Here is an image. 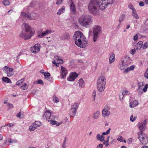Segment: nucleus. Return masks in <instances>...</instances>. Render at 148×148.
<instances>
[{"instance_id":"51","label":"nucleus","mask_w":148,"mask_h":148,"mask_svg":"<svg viewBox=\"0 0 148 148\" xmlns=\"http://www.w3.org/2000/svg\"><path fill=\"white\" fill-rule=\"evenodd\" d=\"M16 116L18 118L21 119L23 118V114H21V111H20L18 114Z\"/></svg>"},{"instance_id":"57","label":"nucleus","mask_w":148,"mask_h":148,"mask_svg":"<svg viewBox=\"0 0 148 148\" xmlns=\"http://www.w3.org/2000/svg\"><path fill=\"white\" fill-rule=\"evenodd\" d=\"M144 85V84L143 82H140L138 83V87L142 88Z\"/></svg>"},{"instance_id":"3","label":"nucleus","mask_w":148,"mask_h":148,"mask_svg":"<svg viewBox=\"0 0 148 148\" xmlns=\"http://www.w3.org/2000/svg\"><path fill=\"white\" fill-rule=\"evenodd\" d=\"M99 3L98 0H90L88 5V10L90 13L93 15L98 13Z\"/></svg>"},{"instance_id":"25","label":"nucleus","mask_w":148,"mask_h":148,"mask_svg":"<svg viewBox=\"0 0 148 148\" xmlns=\"http://www.w3.org/2000/svg\"><path fill=\"white\" fill-rule=\"evenodd\" d=\"M51 120H48V122L50 121L52 125H55L57 126H59L62 123V122H58L55 120H52V119Z\"/></svg>"},{"instance_id":"55","label":"nucleus","mask_w":148,"mask_h":148,"mask_svg":"<svg viewBox=\"0 0 148 148\" xmlns=\"http://www.w3.org/2000/svg\"><path fill=\"white\" fill-rule=\"evenodd\" d=\"M10 140L8 142L9 143H16L17 142V140H12L11 139V138H10Z\"/></svg>"},{"instance_id":"39","label":"nucleus","mask_w":148,"mask_h":148,"mask_svg":"<svg viewBox=\"0 0 148 148\" xmlns=\"http://www.w3.org/2000/svg\"><path fill=\"white\" fill-rule=\"evenodd\" d=\"M2 80L6 83H12L10 79L6 77H3L2 78Z\"/></svg>"},{"instance_id":"50","label":"nucleus","mask_w":148,"mask_h":148,"mask_svg":"<svg viewBox=\"0 0 148 148\" xmlns=\"http://www.w3.org/2000/svg\"><path fill=\"white\" fill-rule=\"evenodd\" d=\"M67 138L66 137H65L64 138V141H63V143L62 146L66 147V142L67 141Z\"/></svg>"},{"instance_id":"60","label":"nucleus","mask_w":148,"mask_h":148,"mask_svg":"<svg viewBox=\"0 0 148 148\" xmlns=\"http://www.w3.org/2000/svg\"><path fill=\"white\" fill-rule=\"evenodd\" d=\"M145 3L144 2L140 1L139 3V5L140 6H143L145 5Z\"/></svg>"},{"instance_id":"48","label":"nucleus","mask_w":148,"mask_h":148,"mask_svg":"<svg viewBox=\"0 0 148 148\" xmlns=\"http://www.w3.org/2000/svg\"><path fill=\"white\" fill-rule=\"evenodd\" d=\"M53 100L54 102L55 103H58L59 101L58 98L56 97H53Z\"/></svg>"},{"instance_id":"34","label":"nucleus","mask_w":148,"mask_h":148,"mask_svg":"<svg viewBox=\"0 0 148 148\" xmlns=\"http://www.w3.org/2000/svg\"><path fill=\"white\" fill-rule=\"evenodd\" d=\"M65 8L64 6H63L61 9H60L57 12L58 15H60L61 14L63 13L65 11Z\"/></svg>"},{"instance_id":"61","label":"nucleus","mask_w":148,"mask_h":148,"mask_svg":"<svg viewBox=\"0 0 148 148\" xmlns=\"http://www.w3.org/2000/svg\"><path fill=\"white\" fill-rule=\"evenodd\" d=\"M110 130H107L106 132H103L102 133L103 135H106L110 133Z\"/></svg>"},{"instance_id":"32","label":"nucleus","mask_w":148,"mask_h":148,"mask_svg":"<svg viewBox=\"0 0 148 148\" xmlns=\"http://www.w3.org/2000/svg\"><path fill=\"white\" fill-rule=\"evenodd\" d=\"M70 35L69 34L66 33L64 34L62 36V39L64 40L68 39L70 37Z\"/></svg>"},{"instance_id":"7","label":"nucleus","mask_w":148,"mask_h":148,"mask_svg":"<svg viewBox=\"0 0 148 148\" xmlns=\"http://www.w3.org/2000/svg\"><path fill=\"white\" fill-rule=\"evenodd\" d=\"M101 32V27L97 25L94 26L93 28V41L96 42L99 37V35Z\"/></svg>"},{"instance_id":"59","label":"nucleus","mask_w":148,"mask_h":148,"mask_svg":"<svg viewBox=\"0 0 148 148\" xmlns=\"http://www.w3.org/2000/svg\"><path fill=\"white\" fill-rule=\"evenodd\" d=\"M136 52V50L134 49H132L130 51V53L133 55Z\"/></svg>"},{"instance_id":"9","label":"nucleus","mask_w":148,"mask_h":148,"mask_svg":"<svg viewBox=\"0 0 148 148\" xmlns=\"http://www.w3.org/2000/svg\"><path fill=\"white\" fill-rule=\"evenodd\" d=\"M143 130H141L138 132V139L143 144L145 145L147 143L148 139L147 135L143 132Z\"/></svg>"},{"instance_id":"54","label":"nucleus","mask_w":148,"mask_h":148,"mask_svg":"<svg viewBox=\"0 0 148 148\" xmlns=\"http://www.w3.org/2000/svg\"><path fill=\"white\" fill-rule=\"evenodd\" d=\"M123 138L121 136H119L117 138V140L121 142H123Z\"/></svg>"},{"instance_id":"16","label":"nucleus","mask_w":148,"mask_h":148,"mask_svg":"<svg viewBox=\"0 0 148 148\" xmlns=\"http://www.w3.org/2000/svg\"><path fill=\"white\" fill-rule=\"evenodd\" d=\"M78 76V75L76 73H70L69 77L67 78V80L69 81H73Z\"/></svg>"},{"instance_id":"37","label":"nucleus","mask_w":148,"mask_h":148,"mask_svg":"<svg viewBox=\"0 0 148 148\" xmlns=\"http://www.w3.org/2000/svg\"><path fill=\"white\" fill-rule=\"evenodd\" d=\"M77 111L75 110L72 109V108H71L70 114L71 116H74L75 115Z\"/></svg>"},{"instance_id":"33","label":"nucleus","mask_w":148,"mask_h":148,"mask_svg":"<svg viewBox=\"0 0 148 148\" xmlns=\"http://www.w3.org/2000/svg\"><path fill=\"white\" fill-rule=\"evenodd\" d=\"M79 104L77 103H75L72 106L71 108L77 111L78 108Z\"/></svg>"},{"instance_id":"64","label":"nucleus","mask_w":148,"mask_h":148,"mask_svg":"<svg viewBox=\"0 0 148 148\" xmlns=\"http://www.w3.org/2000/svg\"><path fill=\"white\" fill-rule=\"evenodd\" d=\"M43 81L41 79H39L37 81V83L38 84H42L43 83Z\"/></svg>"},{"instance_id":"47","label":"nucleus","mask_w":148,"mask_h":148,"mask_svg":"<svg viewBox=\"0 0 148 148\" xmlns=\"http://www.w3.org/2000/svg\"><path fill=\"white\" fill-rule=\"evenodd\" d=\"M148 47V42H146L143 44V48L144 49H145Z\"/></svg>"},{"instance_id":"31","label":"nucleus","mask_w":148,"mask_h":148,"mask_svg":"<svg viewBox=\"0 0 148 148\" xmlns=\"http://www.w3.org/2000/svg\"><path fill=\"white\" fill-rule=\"evenodd\" d=\"M115 59V55L113 53H112L109 58V61L111 63L113 62Z\"/></svg>"},{"instance_id":"52","label":"nucleus","mask_w":148,"mask_h":148,"mask_svg":"<svg viewBox=\"0 0 148 148\" xmlns=\"http://www.w3.org/2000/svg\"><path fill=\"white\" fill-rule=\"evenodd\" d=\"M96 95V92L95 90H94L92 93V96L93 99L94 101L95 100V97Z\"/></svg>"},{"instance_id":"41","label":"nucleus","mask_w":148,"mask_h":148,"mask_svg":"<svg viewBox=\"0 0 148 148\" xmlns=\"http://www.w3.org/2000/svg\"><path fill=\"white\" fill-rule=\"evenodd\" d=\"M130 92L128 90H125L123 91L122 92V95L124 96L125 95H127L130 94Z\"/></svg>"},{"instance_id":"8","label":"nucleus","mask_w":148,"mask_h":148,"mask_svg":"<svg viewBox=\"0 0 148 148\" xmlns=\"http://www.w3.org/2000/svg\"><path fill=\"white\" fill-rule=\"evenodd\" d=\"M98 1L100 4L99 7L102 10L107 8L108 5L113 3L112 0H98Z\"/></svg>"},{"instance_id":"10","label":"nucleus","mask_w":148,"mask_h":148,"mask_svg":"<svg viewBox=\"0 0 148 148\" xmlns=\"http://www.w3.org/2000/svg\"><path fill=\"white\" fill-rule=\"evenodd\" d=\"M3 70L7 75V76L10 77L14 74L13 72V69L12 68H9L7 66H5L2 68Z\"/></svg>"},{"instance_id":"5","label":"nucleus","mask_w":148,"mask_h":148,"mask_svg":"<svg viewBox=\"0 0 148 148\" xmlns=\"http://www.w3.org/2000/svg\"><path fill=\"white\" fill-rule=\"evenodd\" d=\"M132 60L129 57H127L123 59L119 62V68L121 70L125 69L128 65L132 62Z\"/></svg>"},{"instance_id":"49","label":"nucleus","mask_w":148,"mask_h":148,"mask_svg":"<svg viewBox=\"0 0 148 148\" xmlns=\"http://www.w3.org/2000/svg\"><path fill=\"white\" fill-rule=\"evenodd\" d=\"M144 75L145 78L148 79V68L146 69Z\"/></svg>"},{"instance_id":"42","label":"nucleus","mask_w":148,"mask_h":148,"mask_svg":"<svg viewBox=\"0 0 148 148\" xmlns=\"http://www.w3.org/2000/svg\"><path fill=\"white\" fill-rule=\"evenodd\" d=\"M125 18V16L124 14L121 15L119 19V21L120 22H122L124 20Z\"/></svg>"},{"instance_id":"20","label":"nucleus","mask_w":148,"mask_h":148,"mask_svg":"<svg viewBox=\"0 0 148 148\" xmlns=\"http://www.w3.org/2000/svg\"><path fill=\"white\" fill-rule=\"evenodd\" d=\"M148 84H146L143 89L142 87H138L137 89L138 94L141 95L143 92H146L148 88Z\"/></svg>"},{"instance_id":"2","label":"nucleus","mask_w":148,"mask_h":148,"mask_svg":"<svg viewBox=\"0 0 148 148\" xmlns=\"http://www.w3.org/2000/svg\"><path fill=\"white\" fill-rule=\"evenodd\" d=\"M78 21L81 26L87 27L92 24V18L91 16L83 14L78 18Z\"/></svg>"},{"instance_id":"27","label":"nucleus","mask_w":148,"mask_h":148,"mask_svg":"<svg viewBox=\"0 0 148 148\" xmlns=\"http://www.w3.org/2000/svg\"><path fill=\"white\" fill-rule=\"evenodd\" d=\"M79 87L80 88H83L85 86V82L82 78L80 79L78 81Z\"/></svg>"},{"instance_id":"38","label":"nucleus","mask_w":148,"mask_h":148,"mask_svg":"<svg viewBox=\"0 0 148 148\" xmlns=\"http://www.w3.org/2000/svg\"><path fill=\"white\" fill-rule=\"evenodd\" d=\"M132 14L134 18L136 19H138L139 18V16L136 12V10L132 12Z\"/></svg>"},{"instance_id":"40","label":"nucleus","mask_w":148,"mask_h":148,"mask_svg":"<svg viewBox=\"0 0 148 148\" xmlns=\"http://www.w3.org/2000/svg\"><path fill=\"white\" fill-rule=\"evenodd\" d=\"M28 88V86L26 83H24L22 86H21V88L23 90H27Z\"/></svg>"},{"instance_id":"12","label":"nucleus","mask_w":148,"mask_h":148,"mask_svg":"<svg viewBox=\"0 0 148 148\" xmlns=\"http://www.w3.org/2000/svg\"><path fill=\"white\" fill-rule=\"evenodd\" d=\"M148 121L147 119L142 121L138 123L137 125L140 130H145L147 128L146 125Z\"/></svg>"},{"instance_id":"15","label":"nucleus","mask_w":148,"mask_h":148,"mask_svg":"<svg viewBox=\"0 0 148 148\" xmlns=\"http://www.w3.org/2000/svg\"><path fill=\"white\" fill-rule=\"evenodd\" d=\"M52 33V31L50 29H47L45 31L42 32L41 34L38 35L37 37L39 38H42L44 36Z\"/></svg>"},{"instance_id":"44","label":"nucleus","mask_w":148,"mask_h":148,"mask_svg":"<svg viewBox=\"0 0 148 148\" xmlns=\"http://www.w3.org/2000/svg\"><path fill=\"white\" fill-rule=\"evenodd\" d=\"M128 7L130 9L132 10V12L136 10L133 5L131 3L128 5Z\"/></svg>"},{"instance_id":"30","label":"nucleus","mask_w":148,"mask_h":148,"mask_svg":"<svg viewBox=\"0 0 148 148\" xmlns=\"http://www.w3.org/2000/svg\"><path fill=\"white\" fill-rule=\"evenodd\" d=\"M134 65H132L130 66L129 67H128L127 68L125 69L123 71L124 73H127L130 71H132L134 70Z\"/></svg>"},{"instance_id":"58","label":"nucleus","mask_w":148,"mask_h":148,"mask_svg":"<svg viewBox=\"0 0 148 148\" xmlns=\"http://www.w3.org/2000/svg\"><path fill=\"white\" fill-rule=\"evenodd\" d=\"M63 1V0H57L56 3L57 5L61 4L62 3Z\"/></svg>"},{"instance_id":"62","label":"nucleus","mask_w":148,"mask_h":148,"mask_svg":"<svg viewBox=\"0 0 148 148\" xmlns=\"http://www.w3.org/2000/svg\"><path fill=\"white\" fill-rule=\"evenodd\" d=\"M138 38V36L137 34H136L135 36H133V39L134 40H137Z\"/></svg>"},{"instance_id":"14","label":"nucleus","mask_w":148,"mask_h":148,"mask_svg":"<svg viewBox=\"0 0 148 148\" xmlns=\"http://www.w3.org/2000/svg\"><path fill=\"white\" fill-rule=\"evenodd\" d=\"M40 45L39 44H36L31 48V51L34 53H36L40 51Z\"/></svg>"},{"instance_id":"46","label":"nucleus","mask_w":148,"mask_h":148,"mask_svg":"<svg viewBox=\"0 0 148 148\" xmlns=\"http://www.w3.org/2000/svg\"><path fill=\"white\" fill-rule=\"evenodd\" d=\"M3 3L5 6H7L10 4V2L8 0H5L3 1Z\"/></svg>"},{"instance_id":"36","label":"nucleus","mask_w":148,"mask_h":148,"mask_svg":"<svg viewBox=\"0 0 148 148\" xmlns=\"http://www.w3.org/2000/svg\"><path fill=\"white\" fill-rule=\"evenodd\" d=\"M97 138L98 140L101 141H103L104 139V137L102 135L101 136L99 134H98L97 135Z\"/></svg>"},{"instance_id":"19","label":"nucleus","mask_w":148,"mask_h":148,"mask_svg":"<svg viewBox=\"0 0 148 148\" xmlns=\"http://www.w3.org/2000/svg\"><path fill=\"white\" fill-rule=\"evenodd\" d=\"M61 69L62 71L61 77L62 79L65 78L67 74L68 71L65 68L62 66H61Z\"/></svg>"},{"instance_id":"13","label":"nucleus","mask_w":148,"mask_h":148,"mask_svg":"<svg viewBox=\"0 0 148 148\" xmlns=\"http://www.w3.org/2000/svg\"><path fill=\"white\" fill-rule=\"evenodd\" d=\"M77 46L81 48H83L87 47L88 45V41L87 40L86 38L84 39H82L79 41V43H76L75 44Z\"/></svg>"},{"instance_id":"11","label":"nucleus","mask_w":148,"mask_h":148,"mask_svg":"<svg viewBox=\"0 0 148 148\" xmlns=\"http://www.w3.org/2000/svg\"><path fill=\"white\" fill-rule=\"evenodd\" d=\"M110 109L109 107L107 105H106L102 111V115L104 118H106L109 116L110 114V112L109 111Z\"/></svg>"},{"instance_id":"63","label":"nucleus","mask_w":148,"mask_h":148,"mask_svg":"<svg viewBox=\"0 0 148 148\" xmlns=\"http://www.w3.org/2000/svg\"><path fill=\"white\" fill-rule=\"evenodd\" d=\"M103 147V145L101 144H100L97 146L96 148H102Z\"/></svg>"},{"instance_id":"35","label":"nucleus","mask_w":148,"mask_h":148,"mask_svg":"<svg viewBox=\"0 0 148 148\" xmlns=\"http://www.w3.org/2000/svg\"><path fill=\"white\" fill-rule=\"evenodd\" d=\"M44 75L45 78L47 79L48 80H50V79H51V78L50 77V74L49 72H45L44 73Z\"/></svg>"},{"instance_id":"26","label":"nucleus","mask_w":148,"mask_h":148,"mask_svg":"<svg viewBox=\"0 0 148 148\" xmlns=\"http://www.w3.org/2000/svg\"><path fill=\"white\" fill-rule=\"evenodd\" d=\"M29 15L28 19L32 20H36L37 19L36 16V15H37V14L29 13Z\"/></svg>"},{"instance_id":"22","label":"nucleus","mask_w":148,"mask_h":148,"mask_svg":"<svg viewBox=\"0 0 148 148\" xmlns=\"http://www.w3.org/2000/svg\"><path fill=\"white\" fill-rule=\"evenodd\" d=\"M29 13H26L25 12H22L21 13L20 17L23 20L25 19H28Z\"/></svg>"},{"instance_id":"6","label":"nucleus","mask_w":148,"mask_h":148,"mask_svg":"<svg viewBox=\"0 0 148 148\" xmlns=\"http://www.w3.org/2000/svg\"><path fill=\"white\" fill-rule=\"evenodd\" d=\"M86 38L83 34L79 31L75 32L73 36V38L75 41V44L79 43V41Z\"/></svg>"},{"instance_id":"21","label":"nucleus","mask_w":148,"mask_h":148,"mask_svg":"<svg viewBox=\"0 0 148 148\" xmlns=\"http://www.w3.org/2000/svg\"><path fill=\"white\" fill-rule=\"evenodd\" d=\"M138 104V101L136 100L132 101L129 104V107L130 108H134Z\"/></svg>"},{"instance_id":"56","label":"nucleus","mask_w":148,"mask_h":148,"mask_svg":"<svg viewBox=\"0 0 148 148\" xmlns=\"http://www.w3.org/2000/svg\"><path fill=\"white\" fill-rule=\"evenodd\" d=\"M52 63L53 64H55L57 66H59V64H60L59 63L57 62H56L55 61H52Z\"/></svg>"},{"instance_id":"28","label":"nucleus","mask_w":148,"mask_h":148,"mask_svg":"<svg viewBox=\"0 0 148 148\" xmlns=\"http://www.w3.org/2000/svg\"><path fill=\"white\" fill-rule=\"evenodd\" d=\"M54 61H55L59 63L60 64H62L63 63V61L62 59L60 58L58 56H55L54 57Z\"/></svg>"},{"instance_id":"18","label":"nucleus","mask_w":148,"mask_h":148,"mask_svg":"<svg viewBox=\"0 0 148 148\" xmlns=\"http://www.w3.org/2000/svg\"><path fill=\"white\" fill-rule=\"evenodd\" d=\"M44 118L47 121L50 119H53L52 116H51V113L49 110L46 111L44 114Z\"/></svg>"},{"instance_id":"4","label":"nucleus","mask_w":148,"mask_h":148,"mask_svg":"<svg viewBox=\"0 0 148 148\" xmlns=\"http://www.w3.org/2000/svg\"><path fill=\"white\" fill-rule=\"evenodd\" d=\"M106 84V79L103 76H100L97 80V90L100 92H102L105 89Z\"/></svg>"},{"instance_id":"53","label":"nucleus","mask_w":148,"mask_h":148,"mask_svg":"<svg viewBox=\"0 0 148 148\" xmlns=\"http://www.w3.org/2000/svg\"><path fill=\"white\" fill-rule=\"evenodd\" d=\"M13 125H14L12 124L8 123V124H6L5 126H2V127L1 128L3 129H5V128H4L3 127H5V126H8V127H11L12 126H13Z\"/></svg>"},{"instance_id":"23","label":"nucleus","mask_w":148,"mask_h":148,"mask_svg":"<svg viewBox=\"0 0 148 148\" xmlns=\"http://www.w3.org/2000/svg\"><path fill=\"white\" fill-rule=\"evenodd\" d=\"M71 4L70 5V9L72 13L74 14L76 12V8L74 4L72 1L71 0Z\"/></svg>"},{"instance_id":"45","label":"nucleus","mask_w":148,"mask_h":148,"mask_svg":"<svg viewBox=\"0 0 148 148\" xmlns=\"http://www.w3.org/2000/svg\"><path fill=\"white\" fill-rule=\"evenodd\" d=\"M24 81V79H21L18 81L16 83V85L17 86H19Z\"/></svg>"},{"instance_id":"17","label":"nucleus","mask_w":148,"mask_h":148,"mask_svg":"<svg viewBox=\"0 0 148 148\" xmlns=\"http://www.w3.org/2000/svg\"><path fill=\"white\" fill-rule=\"evenodd\" d=\"M41 125L40 122L36 121L29 126V130H35L38 127L40 126Z\"/></svg>"},{"instance_id":"29","label":"nucleus","mask_w":148,"mask_h":148,"mask_svg":"<svg viewBox=\"0 0 148 148\" xmlns=\"http://www.w3.org/2000/svg\"><path fill=\"white\" fill-rule=\"evenodd\" d=\"M143 45V42L142 41H139L136 45V50H139L142 47Z\"/></svg>"},{"instance_id":"43","label":"nucleus","mask_w":148,"mask_h":148,"mask_svg":"<svg viewBox=\"0 0 148 148\" xmlns=\"http://www.w3.org/2000/svg\"><path fill=\"white\" fill-rule=\"evenodd\" d=\"M137 118V117L136 116H133V115H131L130 117V121L132 122H133L136 121Z\"/></svg>"},{"instance_id":"1","label":"nucleus","mask_w":148,"mask_h":148,"mask_svg":"<svg viewBox=\"0 0 148 148\" xmlns=\"http://www.w3.org/2000/svg\"><path fill=\"white\" fill-rule=\"evenodd\" d=\"M22 27L24 30L19 35V37L25 40H27L31 38L34 34V31L27 23H24L22 25Z\"/></svg>"},{"instance_id":"24","label":"nucleus","mask_w":148,"mask_h":148,"mask_svg":"<svg viewBox=\"0 0 148 148\" xmlns=\"http://www.w3.org/2000/svg\"><path fill=\"white\" fill-rule=\"evenodd\" d=\"M100 114L101 112L99 110L96 111L93 114L92 117L95 119H97L99 117Z\"/></svg>"}]
</instances>
